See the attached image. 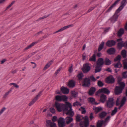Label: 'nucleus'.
Returning a JSON list of instances; mask_svg holds the SVG:
<instances>
[{"mask_svg": "<svg viewBox=\"0 0 127 127\" xmlns=\"http://www.w3.org/2000/svg\"><path fill=\"white\" fill-rule=\"evenodd\" d=\"M69 102H66L65 104H61L60 103L56 102H55V106L57 110L59 112H61L62 111L64 112L67 111L68 110L67 103Z\"/></svg>", "mask_w": 127, "mask_h": 127, "instance_id": "f257e3e1", "label": "nucleus"}, {"mask_svg": "<svg viewBox=\"0 0 127 127\" xmlns=\"http://www.w3.org/2000/svg\"><path fill=\"white\" fill-rule=\"evenodd\" d=\"M104 64V61L103 58H100L96 61L95 69V73L99 72L101 71V68Z\"/></svg>", "mask_w": 127, "mask_h": 127, "instance_id": "f03ea898", "label": "nucleus"}, {"mask_svg": "<svg viewBox=\"0 0 127 127\" xmlns=\"http://www.w3.org/2000/svg\"><path fill=\"white\" fill-rule=\"evenodd\" d=\"M125 85H123L122 84L119 85L118 86H116L115 87L114 92L115 95H119L121 94L124 89Z\"/></svg>", "mask_w": 127, "mask_h": 127, "instance_id": "7ed1b4c3", "label": "nucleus"}, {"mask_svg": "<svg viewBox=\"0 0 127 127\" xmlns=\"http://www.w3.org/2000/svg\"><path fill=\"white\" fill-rule=\"evenodd\" d=\"M67 104L68 110L67 111H65V112L67 111V112L66 113V115H69L70 117H72L74 115V113L72 111V105L70 103H68Z\"/></svg>", "mask_w": 127, "mask_h": 127, "instance_id": "20e7f679", "label": "nucleus"}, {"mask_svg": "<svg viewBox=\"0 0 127 127\" xmlns=\"http://www.w3.org/2000/svg\"><path fill=\"white\" fill-rule=\"evenodd\" d=\"M91 69L90 65L88 63H87L84 64L82 70L84 73H88Z\"/></svg>", "mask_w": 127, "mask_h": 127, "instance_id": "39448f33", "label": "nucleus"}, {"mask_svg": "<svg viewBox=\"0 0 127 127\" xmlns=\"http://www.w3.org/2000/svg\"><path fill=\"white\" fill-rule=\"evenodd\" d=\"M114 99L113 97L108 98L106 103L107 107L109 108L112 107L114 103Z\"/></svg>", "mask_w": 127, "mask_h": 127, "instance_id": "423d86ee", "label": "nucleus"}, {"mask_svg": "<svg viewBox=\"0 0 127 127\" xmlns=\"http://www.w3.org/2000/svg\"><path fill=\"white\" fill-rule=\"evenodd\" d=\"M68 97L65 95H57L55 98V99L56 101H64L66 102L67 101Z\"/></svg>", "mask_w": 127, "mask_h": 127, "instance_id": "0eeeda50", "label": "nucleus"}, {"mask_svg": "<svg viewBox=\"0 0 127 127\" xmlns=\"http://www.w3.org/2000/svg\"><path fill=\"white\" fill-rule=\"evenodd\" d=\"M91 85V81L89 78H85L82 82V86L86 87H89Z\"/></svg>", "mask_w": 127, "mask_h": 127, "instance_id": "6e6552de", "label": "nucleus"}, {"mask_svg": "<svg viewBox=\"0 0 127 127\" xmlns=\"http://www.w3.org/2000/svg\"><path fill=\"white\" fill-rule=\"evenodd\" d=\"M58 122L59 127H63L65 125L64 119L62 117H60L58 119Z\"/></svg>", "mask_w": 127, "mask_h": 127, "instance_id": "1a4fd4ad", "label": "nucleus"}, {"mask_svg": "<svg viewBox=\"0 0 127 127\" xmlns=\"http://www.w3.org/2000/svg\"><path fill=\"white\" fill-rule=\"evenodd\" d=\"M42 93V91H40L38 94L33 99V100L29 103L28 104L29 106H31L37 100L38 98L40 96Z\"/></svg>", "mask_w": 127, "mask_h": 127, "instance_id": "9d476101", "label": "nucleus"}, {"mask_svg": "<svg viewBox=\"0 0 127 127\" xmlns=\"http://www.w3.org/2000/svg\"><path fill=\"white\" fill-rule=\"evenodd\" d=\"M106 81L107 83L112 84L114 82L115 79L111 75L106 78Z\"/></svg>", "mask_w": 127, "mask_h": 127, "instance_id": "9b49d317", "label": "nucleus"}, {"mask_svg": "<svg viewBox=\"0 0 127 127\" xmlns=\"http://www.w3.org/2000/svg\"><path fill=\"white\" fill-rule=\"evenodd\" d=\"M49 126H50V127H57L56 124L54 122H52L50 120L46 121V126L48 127Z\"/></svg>", "mask_w": 127, "mask_h": 127, "instance_id": "f8f14e48", "label": "nucleus"}, {"mask_svg": "<svg viewBox=\"0 0 127 127\" xmlns=\"http://www.w3.org/2000/svg\"><path fill=\"white\" fill-rule=\"evenodd\" d=\"M116 43L115 41L114 40H109L106 43L107 46L108 47H111L115 45Z\"/></svg>", "mask_w": 127, "mask_h": 127, "instance_id": "ddd939ff", "label": "nucleus"}, {"mask_svg": "<svg viewBox=\"0 0 127 127\" xmlns=\"http://www.w3.org/2000/svg\"><path fill=\"white\" fill-rule=\"evenodd\" d=\"M60 91L64 94H68L69 92V90L68 88L62 86L60 88Z\"/></svg>", "mask_w": 127, "mask_h": 127, "instance_id": "4468645a", "label": "nucleus"}, {"mask_svg": "<svg viewBox=\"0 0 127 127\" xmlns=\"http://www.w3.org/2000/svg\"><path fill=\"white\" fill-rule=\"evenodd\" d=\"M100 101L102 103H104L106 101L107 97L106 95L103 94H101L100 96Z\"/></svg>", "mask_w": 127, "mask_h": 127, "instance_id": "2eb2a0df", "label": "nucleus"}, {"mask_svg": "<svg viewBox=\"0 0 127 127\" xmlns=\"http://www.w3.org/2000/svg\"><path fill=\"white\" fill-rule=\"evenodd\" d=\"M121 0H116L115 2L114 3L112 4L111 6L106 11V13H107L109 12L113 8V7L115 6Z\"/></svg>", "mask_w": 127, "mask_h": 127, "instance_id": "dca6fc26", "label": "nucleus"}, {"mask_svg": "<svg viewBox=\"0 0 127 127\" xmlns=\"http://www.w3.org/2000/svg\"><path fill=\"white\" fill-rule=\"evenodd\" d=\"M96 91V89L94 87H91L88 92L89 95L91 96L93 95Z\"/></svg>", "mask_w": 127, "mask_h": 127, "instance_id": "f3484780", "label": "nucleus"}, {"mask_svg": "<svg viewBox=\"0 0 127 127\" xmlns=\"http://www.w3.org/2000/svg\"><path fill=\"white\" fill-rule=\"evenodd\" d=\"M68 86L69 87L73 88L75 86V82L73 80H70L68 82Z\"/></svg>", "mask_w": 127, "mask_h": 127, "instance_id": "a211bd4d", "label": "nucleus"}, {"mask_svg": "<svg viewBox=\"0 0 127 127\" xmlns=\"http://www.w3.org/2000/svg\"><path fill=\"white\" fill-rule=\"evenodd\" d=\"M118 17V15L114 14L109 20H110L111 22L114 23L117 20Z\"/></svg>", "mask_w": 127, "mask_h": 127, "instance_id": "6ab92c4d", "label": "nucleus"}, {"mask_svg": "<svg viewBox=\"0 0 127 127\" xmlns=\"http://www.w3.org/2000/svg\"><path fill=\"white\" fill-rule=\"evenodd\" d=\"M115 49L113 48H111L107 50V52L109 55L113 54L115 53Z\"/></svg>", "mask_w": 127, "mask_h": 127, "instance_id": "aec40b11", "label": "nucleus"}, {"mask_svg": "<svg viewBox=\"0 0 127 127\" xmlns=\"http://www.w3.org/2000/svg\"><path fill=\"white\" fill-rule=\"evenodd\" d=\"M73 118L71 117L67 116L65 118L66 123L67 124H69L73 120Z\"/></svg>", "mask_w": 127, "mask_h": 127, "instance_id": "412c9836", "label": "nucleus"}, {"mask_svg": "<svg viewBox=\"0 0 127 127\" xmlns=\"http://www.w3.org/2000/svg\"><path fill=\"white\" fill-rule=\"evenodd\" d=\"M111 64V61L107 58H105L104 64L106 65H109Z\"/></svg>", "mask_w": 127, "mask_h": 127, "instance_id": "4be33fe9", "label": "nucleus"}, {"mask_svg": "<svg viewBox=\"0 0 127 127\" xmlns=\"http://www.w3.org/2000/svg\"><path fill=\"white\" fill-rule=\"evenodd\" d=\"M101 93H104L107 94H109L110 93V91L106 88H103L101 89Z\"/></svg>", "mask_w": 127, "mask_h": 127, "instance_id": "5701e85b", "label": "nucleus"}, {"mask_svg": "<svg viewBox=\"0 0 127 127\" xmlns=\"http://www.w3.org/2000/svg\"><path fill=\"white\" fill-rule=\"evenodd\" d=\"M124 33V30L123 28L120 29L117 32V35L119 37L121 36Z\"/></svg>", "mask_w": 127, "mask_h": 127, "instance_id": "b1692460", "label": "nucleus"}, {"mask_svg": "<svg viewBox=\"0 0 127 127\" xmlns=\"http://www.w3.org/2000/svg\"><path fill=\"white\" fill-rule=\"evenodd\" d=\"M93 109L95 111L96 114L102 110V108L101 107H94Z\"/></svg>", "mask_w": 127, "mask_h": 127, "instance_id": "393cba45", "label": "nucleus"}, {"mask_svg": "<svg viewBox=\"0 0 127 127\" xmlns=\"http://www.w3.org/2000/svg\"><path fill=\"white\" fill-rule=\"evenodd\" d=\"M104 122L103 120H99L97 123L96 127H101Z\"/></svg>", "mask_w": 127, "mask_h": 127, "instance_id": "a878e982", "label": "nucleus"}, {"mask_svg": "<svg viewBox=\"0 0 127 127\" xmlns=\"http://www.w3.org/2000/svg\"><path fill=\"white\" fill-rule=\"evenodd\" d=\"M38 42H34L32 43L30 45L28 46L26 48L24 49V51H25L28 49L32 47L35 44L38 43Z\"/></svg>", "mask_w": 127, "mask_h": 127, "instance_id": "bb28decb", "label": "nucleus"}, {"mask_svg": "<svg viewBox=\"0 0 127 127\" xmlns=\"http://www.w3.org/2000/svg\"><path fill=\"white\" fill-rule=\"evenodd\" d=\"M107 113L105 111L101 112L99 114V117L101 118H103L104 117L107 115Z\"/></svg>", "mask_w": 127, "mask_h": 127, "instance_id": "cd10ccee", "label": "nucleus"}, {"mask_svg": "<svg viewBox=\"0 0 127 127\" xmlns=\"http://www.w3.org/2000/svg\"><path fill=\"white\" fill-rule=\"evenodd\" d=\"M104 44V42H102L99 45L98 49V52H100L103 48Z\"/></svg>", "mask_w": 127, "mask_h": 127, "instance_id": "c85d7f7f", "label": "nucleus"}, {"mask_svg": "<svg viewBox=\"0 0 127 127\" xmlns=\"http://www.w3.org/2000/svg\"><path fill=\"white\" fill-rule=\"evenodd\" d=\"M118 79V83L119 85H120V84H122L123 85H125V83L123 82H121L122 80V78L120 77H118L117 78Z\"/></svg>", "mask_w": 127, "mask_h": 127, "instance_id": "c756f323", "label": "nucleus"}, {"mask_svg": "<svg viewBox=\"0 0 127 127\" xmlns=\"http://www.w3.org/2000/svg\"><path fill=\"white\" fill-rule=\"evenodd\" d=\"M114 65L115 68H121L122 66V65L121 64L120 61L118 62L116 64H114Z\"/></svg>", "mask_w": 127, "mask_h": 127, "instance_id": "7c9ffc66", "label": "nucleus"}, {"mask_svg": "<svg viewBox=\"0 0 127 127\" xmlns=\"http://www.w3.org/2000/svg\"><path fill=\"white\" fill-rule=\"evenodd\" d=\"M88 101L90 103L92 104H94L95 102V100L94 98H93L90 97L88 99Z\"/></svg>", "mask_w": 127, "mask_h": 127, "instance_id": "2f4dec72", "label": "nucleus"}, {"mask_svg": "<svg viewBox=\"0 0 127 127\" xmlns=\"http://www.w3.org/2000/svg\"><path fill=\"white\" fill-rule=\"evenodd\" d=\"M53 62V61H52L49 62H48L47 64L44 67V68L43 69V70H45L47 68H48L50 66V65H51L52 63Z\"/></svg>", "mask_w": 127, "mask_h": 127, "instance_id": "473e14b6", "label": "nucleus"}, {"mask_svg": "<svg viewBox=\"0 0 127 127\" xmlns=\"http://www.w3.org/2000/svg\"><path fill=\"white\" fill-rule=\"evenodd\" d=\"M89 60L90 61H95L96 60L95 55V54H93L89 59Z\"/></svg>", "mask_w": 127, "mask_h": 127, "instance_id": "72a5a7b5", "label": "nucleus"}, {"mask_svg": "<svg viewBox=\"0 0 127 127\" xmlns=\"http://www.w3.org/2000/svg\"><path fill=\"white\" fill-rule=\"evenodd\" d=\"M126 51L125 50H122L121 51V54L123 58H125L126 57Z\"/></svg>", "mask_w": 127, "mask_h": 127, "instance_id": "f704fd0d", "label": "nucleus"}, {"mask_svg": "<svg viewBox=\"0 0 127 127\" xmlns=\"http://www.w3.org/2000/svg\"><path fill=\"white\" fill-rule=\"evenodd\" d=\"M123 42H119L117 44V47L119 49H121L122 47L124 46L123 45Z\"/></svg>", "mask_w": 127, "mask_h": 127, "instance_id": "c9c22d12", "label": "nucleus"}, {"mask_svg": "<svg viewBox=\"0 0 127 127\" xmlns=\"http://www.w3.org/2000/svg\"><path fill=\"white\" fill-rule=\"evenodd\" d=\"M117 107H115L114 108V109L112 111V113L111 114V115L113 116L117 112Z\"/></svg>", "mask_w": 127, "mask_h": 127, "instance_id": "e433bc0d", "label": "nucleus"}, {"mask_svg": "<svg viewBox=\"0 0 127 127\" xmlns=\"http://www.w3.org/2000/svg\"><path fill=\"white\" fill-rule=\"evenodd\" d=\"M83 76V74L82 73H79L77 75V76L78 80H81L82 79Z\"/></svg>", "mask_w": 127, "mask_h": 127, "instance_id": "4c0bfd02", "label": "nucleus"}, {"mask_svg": "<svg viewBox=\"0 0 127 127\" xmlns=\"http://www.w3.org/2000/svg\"><path fill=\"white\" fill-rule=\"evenodd\" d=\"M123 69L127 70V62L125 61L123 62Z\"/></svg>", "mask_w": 127, "mask_h": 127, "instance_id": "58836bf2", "label": "nucleus"}, {"mask_svg": "<svg viewBox=\"0 0 127 127\" xmlns=\"http://www.w3.org/2000/svg\"><path fill=\"white\" fill-rule=\"evenodd\" d=\"M126 98L125 96H124L123 97L122 99L121 102L120 103L122 104H124L125 103V102L126 101Z\"/></svg>", "mask_w": 127, "mask_h": 127, "instance_id": "ea45409f", "label": "nucleus"}, {"mask_svg": "<svg viewBox=\"0 0 127 127\" xmlns=\"http://www.w3.org/2000/svg\"><path fill=\"white\" fill-rule=\"evenodd\" d=\"M80 127H87L88 126V125L86 124V123H84V124H83L81 122H80Z\"/></svg>", "mask_w": 127, "mask_h": 127, "instance_id": "a19ab883", "label": "nucleus"}, {"mask_svg": "<svg viewBox=\"0 0 127 127\" xmlns=\"http://www.w3.org/2000/svg\"><path fill=\"white\" fill-rule=\"evenodd\" d=\"M84 123H86V124L89 125V120L88 117L87 116H86L85 117L84 119Z\"/></svg>", "mask_w": 127, "mask_h": 127, "instance_id": "79ce46f5", "label": "nucleus"}, {"mask_svg": "<svg viewBox=\"0 0 127 127\" xmlns=\"http://www.w3.org/2000/svg\"><path fill=\"white\" fill-rule=\"evenodd\" d=\"M89 79L90 80H91V81L93 82H95L96 80V79L95 78L93 75L91 76L90 77Z\"/></svg>", "mask_w": 127, "mask_h": 127, "instance_id": "37998d69", "label": "nucleus"}, {"mask_svg": "<svg viewBox=\"0 0 127 127\" xmlns=\"http://www.w3.org/2000/svg\"><path fill=\"white\" fill-rule=\"evenodd\" d=\"M121 58V56L120 55H118L114 59V61H116L118 60H120Z\"/></svg>", "mask_w": 127, "mask_h": 127, "instance_id": "c03bdc74", "label": "nucleus"}, {"mask_svg": "<svg viewBox=\"0 0 127 127\" xmlns=\"http://www.w3.org/2000/svg\"><path fill=\"white\" fill-rule=\"evenodd\" d=\"M123 78H126L127 77V71L123 72L122 74Z\"/></svg>", "mask_w": 127, "mask_h": 127, "instance_id": "a18cd8bd", "label": "nucleus"}, {"mask_svg": "<svg viewBox=\"0 0 127 127\" xmlns=\"http://www.w3.org/2000/svg\"><path fill=\"white\" fill-rule=\"evenodd\" d=\"M77 94L76 92L75 91H74L72 92V95L73 97L75 98L76 97Z\"/></svg>", "mask_w": 127, "mask_h": 127, "instance_id": "49530a36", "label": "nucleus"}, {"mask_svg": "<svg viewBox=\"0 0 127 127\" xmlns=\"http://www.w3.org/2000/svg\"><path fill=\"white\" fill-rule=\"evenodd\" d=\"M80 115H77L76 116V122H79L81 120L80 119Z\"/></svg>", "mask_w": 127, "mask_h": 127, "instance_id": "de8ad7c7", "label": "nucleus"}, {"mask_svg": "<svg viewBox=\"0 0 127 127\" xmlns=\"http://www.w3.org/2000/svg\"><path fill=\"white\" fill-rule=\"evenodd\" d=\"M97 84L100 87H102L104 85L103 83L101 81H99L97 83Z\"/></svg>", "mask_w": 127, "mask_h": 127, "instance_id": "09e8293b", "label": "nucleus"}, {"mask_svg": "<svg viewBox=\"0 0 127 127\" xmlns=\"http://www.w3.org/2000/svg\"><path fill=\"white\" fill-rule=\"evenodd\" d=\"M10 85H13V86L16 88H19V86L16 83H11L10 84Z\"/></svg>", "mask_w": 127, "mask_h": 127, "instance_id": "8fccbe9b", "label": "nucleus"}, {"mask_svg": "<svg viewBox=\"0 0 127 127\" xmlns=\"http://www.w3.org/2000/svg\"><path fill=\"white\" fill-rule=\"evenodd\" d=\"M78 105L81 106V104L80 102H79L77 101H76L75 102H74V103L73 106H78Z\"/></svg>", "mask_w": 127, "mask_h": 127, "instance_id": "3c124183", "label": "nucleus"}, {"mask_svg": "<svg viewBox=\"0 0 127 127\" xmlns=\"http://www.w3.org/2000/svg\"><path fill=\"white\" fill-rule=\"evenodd\" d=\"M72 64H71V66H70V67L69 68V69L68 70V71L69 72L71 73L72 71L73 68H72Z\"/></svg>", "mask_w": 127, "mask_h": 127, "instance_id": "603ef678", "label": "nucleus"}, {"mask_svg": "<svg viewBox=\"0 0 127 127\" xmlns=\"http://www.w3.org/2000/svg\"><path fill=\"white\" fill-rule=\"evenodd\" d=\"M64 30V29L63 28H63H61V29H60L59 30L55 32H54V34L58 32H61L62 31H63Z\"/></svg>", "mask_w": 127, "mask_h": 127, "instance_id": "864d4df0", "label": "nucleus"}, {"mask_svg": "<svg viewBox=\"0 0 127 127\" xmlns=\"http://www.w3.org/2000/svg\"><path fill=\"white\" fill-rule=\"evenodd\" d=\"M50 111L52 113H54L55 112V109L53 108H51L50 109Z\"/></svg>", "mask_w": 127, "mask_h": 127, "instance_id": "5fc2aeb1", "label": "nucleus"}, {"mask_svg": "<svg viewBox=\"0 0 127 127\" xmlns=\"http://www.w3.org/2000/svg\"><path fill=\"white\" fill-rule=\"evenodd\" d=\"M121 5L118 8L120 10H121L123 8L124 6V5H123L122 3H121Z\"/></svg>", "mask_w": 127, "mask_h": 127, "instance_id": "6e6d98bb", "label": "nucleus"}, {"mask_svg": "<svg viewBox=\"0 0 127 127\" xmlns=\"http://www.w3.org/2000/svg\"><path fill=\"white\" fill-rule=\"evenodd\" d=\"M110 27H108V28H105L104 29V32L106 33L107 32H108V31L110 29Z\"/></svg>", "mask_w": 127, "mask_h": 127, "instance_id": "4d7b16f0", "label": "nucleus"}, {"mask_svg": "<svg viewBox=\"0 0 127 127\" xmlns=\"http://www.w3.org/2000/svg\"><path fill=\"white\" fill-rule=\"evenodd\" d=\"M57 119V117L56 116H54L53 118L52 121L53 122L56 121Z\"/></svg>", "mask_w": 127, "mask_h": 127, "instance_id": "13d9d810", "label": "nucleus"}, {"mask_svg": "<svg viewBox=\"0 0 127 127\" xmlns=\"http://www.w3.org/2000/svg\"><path fill=\"white\" fill-rule=\"evenodd\" d=\"M73 25H70L68 26H64V27H63V28L64 29V30L70 27L71 26H73Z\"/></svg>", "mask_w": 127, "mask_h": 127, "instance_id": "bf43d9fd", "label": "nucleus"}, {"mask_svg": "<svg viewBox=\"0 0 127 127\" xmlns=\"http://www.w3.org/2000/svg\"><path fill=\"white\" fill-rule=\"evenodd\" d=\"M89 118H90V120H92V119L94 118V117L93 116V113H91L90 114Z\"/></svg>", "mask_w": 127, "mask_h": 127, "instance_id": "052dcab7", "label": "nucleus"}, {"mask_svg": "<svg viewBox=\"0 0 127 127\" xmlns=\"http://www.w3.org/2000/svg\"><path fill=\"white\" fill-rule=\"evenodd\" d=\"M61 68H59L58 70H57L56 72H55V74L56 75V76L57 74L61 70Z\"/></svg>", "mask_w": 127, "mask_h": 127, "instance_id": "680f3d73", "label": "nucleus"}, {"mask_svg": "<svg viewBox=\"0 0 127 127\" xmlns=\"http://www.w3.org/2000/svg\"><path fill=\"white\" fill-rule=\"evenodd\" d=\"M6 109V108L4 107L0 111V115Z\"/></svg>", "mask_w": 127, "mask_h": 127, "instance_id": "e2e57ef3", "label": "nucleus"}, {"mask_svg": "<svg viewBox=\"0 0 127 127\" xmlns=\"http://www.w3.org/2000/svg\"><path fill=\"white\" fill-rule=\"evenodd\" d=\"M101 89H99V90L97 91L95 93V95H98V94L100 93H101Z\"/></svg>", "mask_w": 127, "mask_h": 127, "instance_id": "0e129e2a", "label": "nucleus"}, {"mask_svg": "<svg viewBox=\"0 0 127 127\" xmlns=\"http://www.w3.org/2000/svg\"><path fill=\"white\" fill-rule=\"evenodd\" d=\"M110 116H108L105 119V122H106L108 120L110 119Z\"/></svg>", "mask_w": 127, "mask_h": 127, "instance_id": "69168bd1", "label": "nucleus"}, {"mask_svg": "<svg viewBox=\"0 0 127 127\" xmlns=\"http://www.w3.org/2000/svg\"><path fill=\"white\" fill-rule=\"evenodd\" d=\"M49 15H50L49 14L47 16H44L42 17H40L39 18V20H41V19H43L44 18H46L48 17L49 16Z\"/></svg>", "mask_w": 127, "mask_h": 127, "instance_id": "338daca9", "label": "nucleus"}, {"mask_svg": "<svg viewBox=\"0 0 127 127\" xmlns=\"http://www.w3.org/2000/svg\"><path fill=\"white\" fill-rule=\"evenodd\" d=\"M9 92L10 91H8V92H6L4 95V96L3 97L4 98H6L7 96L8 95Z\"/></svg>", "mask_w": 127, "mask_h": 127, "instance_id": "774afa93", "label": "nucleus"}]
</instances>
